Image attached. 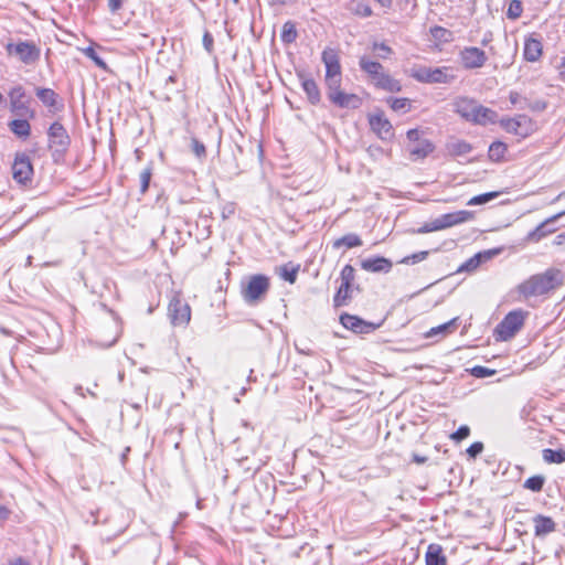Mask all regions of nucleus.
<instances>
[{"instance_id": "nucleus-1", "label": "nucleus", "mask_w": 565, "mask_h": 565, "mask_svg": "<svg viewBox=\"0 0 565 565\" xmlns=\"http://www.w3.org/2000/svg\"><path fill=\"white\" fill-rule=\"evenodd\" d=\"M564 275L557 268H548L542 274L532 275L518 286V291L525 299L545 295L563 285Z\"/></svg>"}, {"instance_id": "nucleus-2", "label": "nucleus", "mask_w": 565, "mask_h": 565, "mask_svg": "<svg viewBox=\"0 0 565 565\" xmlns=\"http://www.w3.org/2000/svg\"><path fill=\"white\" fill-rule=\"evenodd\" d=\"M452 106L456 114L475 125L487 126L498 121V113L495 110L484 107L473 98L466 96L457 97Z\"/></svg>"}, {"instance_id": "nucleus-3", "label": "nucleus", "mask_w": 565, "mask_h": 565, "mask_svg": "<svg viewBox=\"0 0 565 565\" xmlns=\"http://www.w3.org/2000/svg\"><path fill=\"white\" fill-rule=\"evenodd\" d=\"M71 146V137L60 121H54L47 129V147L55 163L64 160Z\"/></svg>"}, {"instance_id": "nucleus-4", "label": "nucleus", "mask_w": 565, "mask_h": 565, "mask_svg": "<svg viewBox=\"0 0 565 565\" xmlns=\"http://www.w3.org/2000/svg\"><path fill=\"white\" fill-rule=\"evenodd\" d=\"M92 516L94 518L93 524H99L108 525V529H105V531L100 532V535L106 541H110L120 534H122L128 523L126 522L124 518L122 510H116L109 515H105L100 510H98L96 513H92Z\"/></svg>"}, {"instance_id": "nucleus-5", "label": "nucleus", "mask_w": 565, "mask_h": 565, "mask_svg": "<svg viewBox=\"0 0 565 565\" xmlns=\"http://www.w3.org/2000/svg\"><path fill=\"white\" fill-rule=\"evenodd\" d=\"M411 76L419 83L427 84H450L456 79V75L451 73V68L448 66H419L412 70Z\"/></svg>"}, {"instance_id": "nucleus-6", "label": "nucleus", "mask_w": 565, "mask_h": 565, "mask_svg": "<svg viewBox=\"0 0 565 565\" xmlns=\"http://www.w3.org/2000/svg\"><path fill=\"white\" fill-rule=\"evenodd\" d=\"M525 317L526 312L521 309L510 311L497 324L494 329L495 339L500 341L512 339L522 329Z\"/></svg>"}, {"instance_id": "nucleus-7", "label": "nucleus", "mask_w": 565, "mask_h": 565, "mask_svg": "<svg viewBox=\"0 0 565 565\" xmlns=\"http://www.w3.org/2000/svg\"><path fill=\"white\" fill-rule=\"evenodd\" d=\"M269 278L265 275L257 274L249 277L247 285L242 290L243 299L254 305L262 300L269 290Z\"/></svg>"}, {"instance_id": "nucleus-8", "label": "nucleus", "mask_w": 565, "mask_h": 565, "mask_svg": "<svg viewBox=\"0 0 565 565\" xmlns=\"http://www.w3.org/2000/svg\"><path fill=\"white\" fill-rule=\"evenodd\" d=\"M10 111L17 117H29L33 119L35 111L30 107V98L22 85H17L9 90Z\"/></svg>"}, {"instance_id": "nucleus-9", "label": "nucleus", "mask_w": 565, "mask_h": 565, "mask_svg": "<svg viewBox=\"0 0 565 565\" xmlns=\"http://www.w3.org/2000/svg\"><path fill=\"white\" fill-rule=\"evenodd\" d=\"M8 55L15 56L19 61L26 65L34 64L39 58L41 51L33 43L29 41H19L18 43H8L6 45Z\"/></svg>"}, {"instance_id": "nucleus-10", "label": "nucleus", "mask_w": 565, "mask_h": 565, "mask_svg": "<svg viewBox=\"0 0 565 565\" xmlns=\"http://www.w3.org/2000/svg\"><path fill=\"white\" fill-rule=\"evenodd\" d=\"M168 316L174 327H185L191 319V308L180 296L174 295L169 302Z\"/></svg>"}, {"instance_id": "nucleus-11", "label": "nucleus", "mask_w": 565, "mask_h": 565, "mask_svg": "<svg viewBox=\"0 0 565 565\" xmlns=\"http://www.w3.org/2000/svg\"><path fill=\"white\" fill-rule=\"evenodd\" d=\"M497 122L509 134L527 137L534 130L533 121L526 115H518L513 118L504 117Z\"/></svg>"}, {"instance_id": "nucleus-12", "label": "nucleus", "mask_w": 565, "mask_h": 565, "mask_svg": "<svg viewBox=\"0 0 565 565\" xmlns=\"http://www.w3.org/2000/svg\"><path fill=\"white\" fill-rule=\"evenodd\" d=\"M33 175V166L29 154L18 152L12 164L13 180L20 184H26Z\"/></svg>"}, {"instance_id": "nucleus-13", "label": "nucleus", "mask_w": 565, "mask_h": 565, "mask_svg": "<svg viewBox=\"0 0 565 565\" xmlns=\"http://www.w3.org/2000/svg\"><path fill=\"white\" fill-rule=\"evenodd\" d=\"M459 58L465 70L481 68L488 61L486 52L476 46H466L460 50Z\"/></svg>"}, {"instance_id": "nucleus-14", "label": "nucleus", "mask_w": 565, "mask_h": 565, "mask_svg": "<svg viewBox=\"0 0 565 565\" xmlns=\"http://www.w3.org/2000/svg\"><path fill=\"white\" fill-rule=\"evenodd\" d=\"M340 322L345 329L355 333H370L379 328V324L367 322L350 313H342L340 316Z\"/></svg>"}, {"instance_id": "nucleus-15", "label": "nucleus", "mask_w": 565, "mask_h": 565, "mask_svg": "<svg viewBox=\"0 0 565 565\" xmlns=\"http://www.w3.org/2000/svg\"><path fill=\"white\" fill-rule=\"evenodd\" d=\"M565 215V210L546 218L542 223H540L533 231L529 232L525 236L524 241L526 243H537L542 238L546 237L548 234L554 233V227H548L550 224L556 222L558 218Z\"/></svg>"}, {"instance_id": "nucleus-16", "label": "nucleus", "mask_w": 565, "mask_h": 565, "mask_svg": "<svg viewBox=\"0 0 565 565\" xmlns=\"http://www.w3.org/2000/svg\"><path fill=\"white\" fill-rule=\"evenodd\" d=\"M370 126L372 130L382 139L391 140L394 137V129L391 121L383 114L370 116Z\"/></svg>"}, {"instance_id": "nucleus-17", "label": "nucleus", "mask_w": 565, "mask_h": 565, "mask_svg": "<svg viewBox=\"0 0 565 565\" xmlns=\"http://www.w3.org/2000/svg\"><path fill=\"white\" fill-rule=\"evenodd\" d=\"M35 95L39 100L49 108L50 113L55 114L63 109L64 105L58 94L52 88L36 87Z\"/></svg>"}, {"instance_id": "nucleus-18", "label": "nucleus", "mask_w": 565, "mask_h": 565, "mask_svg": "<svg viewBox=\"0 0 565 565\" xmlns=\"http://www.w3.org/2000/svg\"><path fill=\"white\" fill-rule=\"evenodd\" d=\"M321 60L326 66V77L341 75L340 58L334 49H324L321 54Z\"/></svg>"}, {"instance_id": "nucleus-19", "label": "nucleus", "mask_w": 565, "mask_h": 565, "mask_svg": "<svg viewBox=\"0 0 565 565\" xmlns=\"http://www.w3.org/2000/svg\"><path fill=\"white\" fill-rule=\"evenodd\" d=\"M393 263L383 256L370 257L361 260V268L370 273H388Z\"/></svg>"}, {"instance_id": "nucleus-20", "label": "nucleus", "mask_w": 565, "mask_h": 565, "mask_svg": "<svg viewBox=\"0 0 565 565\" xmlns=\"http://www.w3.org/2000/svg\"><path fill=\"white\" fill-rule=\"evenodd\" d=\"M329 100L340 108L356 109L362 105V99L360 96L356 94L344 93L343 90L331 95Z\"/></svg>"}, {"instance_id": "nucleus-21", "label": "nucleus", "mask_w": 565, "mask_h": 565, "mask_svg": "<svg viewBox=\"0 0 565 565\" xmlns=\"http://www.w3.org/2000/svg\"><path fill=\"white\" fill-rule=\"evenodd\" d=\"M534 534L537 537H544L556 530V523L551 516L536 514L533 518Z\"/></svg>"}, {"instance_id": "nucleus-22", "label": "nucleus", "mask_w": 565, "mask_h": 565, "mask_svg": "<svg viewBox=\"0 0 565 565\" xmlns=\"http://www.w3.org/2000/svg\"><path fill=\"white\" fill-rule=\"evenodd\" d=\"M301 81V87L311 105H318L321 100L320 89L313 78L306 77L303 74H298Z\"/></svg>"}, {"instance_id": "nucleus-23", "label": "nucleus", "mask_w": 565, "mask_h": 565, "mask_svg": "<svg viewBox=\"0 0 565 565\" xmlns=\"http://www.w3.org/2000/svg\"><path fill=\"white\" fill-rule=\"evenodd\" d=\"M446 151L451 157H461L465 154L470 153L473 150V147L471 143H469L466 140L458 139V138H450L446 142Z\"/></svg>"}, {"instance_id": "nucleus-24", "label": "nucleus", "mask_w": 565, "mask_h": 565, "mask_svg": "<svg viewBox=\"0 0 565 565\" xmlns=\"http://www.w3.org/2000/svg\"><path fill=\"white\" fill-rule=\"evenodd\" d=\"M360 291L359 286L341 284L333 297V306L340 308L347 306L352 299L353 291Z\"/></svg>"}, {"instance_id": "nucleus-25", "label": "nucleus", "mask_w": 565, "mask_h": 565, "mask_svg": "<svg viewBox=\"0 0 565 565\" xmlns=\"http://www.w3.org/2000/svg\"><path fill=\"white\" fill-rule=\"evenodd\" d=\"M28 117H18L8 124L10 131L23 140L28 139L31 135V125Z\"/></svg>"}, {"instance_id": "nucleus-26", "label": "nucleus", "mask_w": 565, "mask_h": 565, "mask_svg": "<svg viewBox=\"0 0 565 565\" xmlns=\"http://www.w3.org/2000/svg\"><path fill=\"white\" fill-rule=\"evenodd\" d=\"M426 565H447V557L439 544H429L425 554Z\"/></svg>"}, {"instance_id": "nucleus-27", "label": "nucleus", "mask_w": 565, "mask_h": 565, "mask_svg": "<svg viewBox=\"0 0 565 565\" xmlns=\"http://www.w3.org/2000/svg\"><path fill=\"white\" fill-rule=\"evenodd\" d=\"M471 217L472 212L466 210L446 213L441 215L445 230L465 223L469 221Z\"/></svg>"}, {"instance_id": "nucleus-28", "label": "nucleus", "mask_w": 565, "mask_h": 565, "mask_svg": "<svg viewBox=\"0 0 565 565\" xmlns=\"http://www.w3.org/2000/svg\"><path fill=\"white\" fill-rule=\"evenodd\" d=\"M542 55V43L541 41L529 38L525 40L523 56L529 62H536Z\"/></svg>"}, {"instance_id": "nucleus-29", "label": "nucleus", "mask_w": 565, "mask_h": 565, "mask_svg": "<svg viewBox=\"0 0 565 565\" xmlns=\"http://www.w3.org/2000/svg\"><path fill=\"white\" fill-rule=\"evenodd\" d=\"M435 149L434 143L428 139H423L415 146L408 149L411 157L414 160L424 159L430 154Z\"/></svg>"}, {"instance_id": "nucleus-30", "label": "nucleus", "mask_w": 565, "mask_h": 565, "mask_svg": "<svg viewBox=\"0 0 565 565\" xmlns=\"http://www.w3.org/2000/svg\"><path fill=\"white\" fill-rule=\"evenodd\" d=\"M360 68L376 81L384 72L383 65L376 61H371L366 56H362L359 61Z\"/></svg>"}, {"instance_id": "nucleus-31", "label": "nucleus", "mask_w": 565, "mask_h": 565, "mask_svg": "<svg viewBox=\"0 0 565 565\" xmlns=\"http://www.w3.org/2000/svg\"><path fill=\"white\" fill-rule=\"evenodd\" d=\"M375 86L390 93H398L402 90L401 83L393 78L390 74L383 73L376 81Z\"/></svg>"}, {"instance_id": "nucleus-32", "label": "nucleus", "mask_w": 565, "mask_h": 565, "mask_svg": "<svg viewBox=\"0 0 565 565\" xmlns=\"http://www.w3.org/2000/svg\"><path fill=\"white\" fill-rule=\"evenodd\" d=\"M362 244H363L362 239L358 234L349 233V234L343 235L342 237L337 238L333 242L332 246L335 249H338L342 246H345L347 248H353V247H359Z\"/></svg>"}, {"instance_id": "nucleus-33", "label": "nucleus", "mask_w": 565, "mask_h": 565, "mask_svg": "<svg viewBox=\"0 0 565 565\" xmlns=\"http://www.w3.org/2000/svg\"><path fill=\"white\" fill-rule=\"evenodd\" d=\"M543 460L547 463H564L565 450L546 448L542 451Z\"/></svg>"}, {"instance_id": "nucleus-34", "label": "nucleus", "mask_w": 565, "mask_h": 565, "mask_svg": "<svg viewBox=\"0 0 565 565\" xmlns=\"http://www.w3.org/2000/svg\"><path fill=\"white\" fill-rule=\"evenodd\" d=\"M298 32L296 29V24L292 21H287L284 23L281 29L280 39L285 44H291L297 40Z\"/></svg>"}, {"instance_id": "nucleus-35", "label": "nucleus", "mask_w": 565, "mask_h": 565, "mask_svg": "<svg viewBox=\"0 0 565 565\" xmlns=\"http://www.w3.org/2000/svg\"><path fill=\"white\" fill-rule=\"evenodd\" d=\"M507 152V145L502 141H493L488 150V157L491 161H500Z\"/></svg>"}, {"instance_id": "nucleus-36", "label": "nucleus", "mask_w": 565, "mask_h": 565, "mask_svg": "<svg viewBox=\"0 0 565 565\" xmlns=\"http://www.w3.org/2000/svg\"><path fill=\"white\" fill-rule=\"evenodd\" d=\"M546 478L542 475H535L530 478H527L523 487L524 489L531 490L533 492H540L542 491L544 484H545Z\"/></svg>"}, {"instance_id": "nucleus-37", "label": "nucleus", "mask_w": 565, "mask_h": 565, "mask_svg": "<svg viewBox=\"0 0 565 565\" xmlns=\"http://www.w3.org/2000/svg\"><path fill=\"white\" fill-rule=\"evenodd\" d=\"M430 34L438 42L448 43L452 41V32L439 25L430 28Z\"/></svg>"}, {"instance_id": "nucleus-38", "label": "nucleus", "mask_w": 565, "mask_h": 565, "mask_svg": "<svg viewBox=\"0 0 565 565\" xmlns=\"http://www.w3.org/2000/svg\"><path fill=\"white\" fill-rule=\"evenodd\" d=\"M299 268H300L299 265H296V266H294L291 264L284 265L280 267V273H279L280 277L290 284H295L297 280V275H298Z\"/></svg>"}, {"instance_id": "nucleus-39", "label": "nucleus", "mask_w": 565, "mask_h": 565, "mask_svg": "<svg viewBox=\"0 0 565 565\" xmlns=\"http://www.w3.org/2000/svg\"><path fill=\"white\" fill-rule=\"evenodd\" d=\"M350 10L352 11V13L362 18H367L372 15L371 7L362 1H352L350 4Z\"/></svg>"}, {"instance_id": "nucleus-40", "label": "nucleus", "mask_w": 565, "mask_h": 565, "mask_svg": "<svg viewBox=\"0 0 565 565\" xmlns=\"http://www.w3.org/2000/svg\"><path fill=\"white\" fill-rule=\"evenodd\" d=\"M152 172H153L152 163H149L139 174L140 192L142 194H145L149 189L150 180L152 178Z\"/></svg>"}, {"instance_id": "nucleus-41", "label": "nucleus", "mask_w": 565, "mask_h": 565, "mask_svg": "<svg viewBox=\"0 0 565 565\" xmlns=\"http://www.w3.org/2000/svg\"><path fill=\"white\" fill-rule=\"evenodd\" d=\"M391 108L395 111L407 113L411 109V100L408 98H394L390 97L387 99Z\"/></svg>"}, {"instance_id": "nucleus-42", "label": "nucleus", "mask_w": 565, "mask_h": 565, "mask_svg": "<svg viewBox=\"0 0 565 565\" xmlns=\"http://www.w3.org/2000/svg\"><path fill=\"white\" fill-rule=\"evenodd\" d=\"M341 75L326 77L327 95L329 99L331 98V95H334L341 90Z\"/></svg>"}, {"instance_id": "nucleus-43", "label": "nucleus", "mask_w": 565, "mask_h": 565, "mask_svg": "<svg viewBox=\"0 0 565 565\" xmlns=\"http://www.w3.org/2000/svg\"><path fill=\"white\" fill-rule=\"evenodd\" d=\"M82 51L86 57L90 58L96 64V66L102 70H107L106 62L97 54L93 46L85 47Z\"/></svg>"}, {"instance_id": "nucleus-44", "label": "nucleus", "mask_w": 565, "mask_h": 565, "mask_svg": "<svg viewBox=\"0 0 565 565\" xmlns=\"http://www.w3.org/2000/svg\"><path fill=\"white\" fill-rule=\"evenodd\" d=\"M457 327V318L444 323V324H440L436 328H431L429 330V332L427 333V337H433L437 333H448V332H452Z\"/></svg>"}, {"instance_id": "nucleus-45", "label": "nucleus", "mask_w": 565, "mask_h": 565, "mask_svg": "<svg viewBox=\"0 0 565 565\" xmlns=\"http://www.w3.org/2000/svg\"><path fill=\"white\" fill-rule=\"evenodd\" d=\"M523 7L521 0H511L507 11V17L511 20H516L521 17Z\"/></svg>"}, {"instance_id": "nucleus-46", "label": "nucleus", "mask_w": 565, "mask_h": 565, "mask_svg": "<svg viewBox=\"0 0 565 565\" xmlns=\"http://www.w3.org/2000/svg\"><path fill=\"white\" fill-rule=\"evenodd\" d=\"M483 254H476L471 258H469L467 262H465L460 267L459 271H472L479 267V265L482 262Z\"/></svg>"}, {"instance_id": "nucleus-47", "label": "nucleus", "mask_w": 565, "mask_h": 565, "mask_svg": "<svg viewBox=\"0 0 565 565\" xmlns=\"http://www.w3.org/2000/svg\"><path fill=\"white\" fill-rule=\"evenodd\" d=\"M497 196H498V192L482 193V194L471 198L467 204L470 206L486 204V203L490 202L491 200L495 199Z\"/></svg>"}, {"instance_id": "nucleus-48", "label": "nucleus", "mask_w": 565, "mask_h": 565, "mask_svg": "<svg viewBox=\"0 0 565 565\" xmlns=\"http://www.w3.org/2000/svg\"><path fill=\"white\" fill-rule=\"evenodd\" d=\"M341 284L353 285L355 279V269L351 265H345L340 274Z\"/></svg>"}, {"instance_id": "nucleus-49", "label": "nucleus", "mask_w": 565, "mask_h": 565, "mask_svg": "<svg viewBox=\"0 0 565 565\" xmlns=\"http://www.w3.org/2000/svg\"><path fill=\"white\" fill-rule=\"evenodd\" d=\"M470 374L478 379H484L495 374V370L481 365H476L470 370Z\"/></svg>"}, {"instance_id": "nucleus-50", "label": "nucleus", "mask_w": 565, "mask_h": 565, "mask_svg": "<svg viewBox=\"0 0 565 565\" xmlns=\"http://www.w3.org/2000/svg\"><path fill=\"white\" fill-rule=\"evenodd\" d=\"M429 252L428 250H422V252H418V253H414L409 256H406L404 257L401 263L403 264H406V265H409V264H416V263H419L422 260H425L428 256Z\"/></svg>"}, {"instance_id": "nucleus-51", "label": "nucleus", "mask_w": 565, "mask_h": 565, "mask_svg": "<svg viewBox=\"0 0 565 565\" xmlns=\"http://www.w3.org/2000/svg\"><path fill=\"white\" fill-rule=\"evenodd\" d=\"M547 107V103L543 99H537L534 102H529L526 99V105H521L520 109H530L532 111H543Z\"/></svg>"}, {"instance_id": "nucleus-52", "label": "nucleus", "mask_w": 565, "mask_h": 565, "mask_svg": "<svg viewBox=\"0 0 565 565\" xmlns=\"http://www.w3.org/2000/svg\"><path fill=\"white\" fill-rule=\"evenodd\" d=\"M470 435V428L467 425L460 426L455 433L451 434V439L455 441H461Z\"/></svg>"}, {"instance_id": "nucleus-53", "label": "nucleus", "mask_w": 565, "mask_h": 565, "mask_svg": "<svg viewBox=\"0 0 565 565\" xmlns=\"http://www.w3.org/2000/svg\"><path fill=\"white\" fill-rule=\"evenodd\" d=\"M202 43L209 54L214 52V38L207 30L203 34Z\"/></svg>"}, {"instance_id": "nucleus-54", "label": "nucleus", "mask_w": 565, "mask_h": 565, "mask_svg": "<svg viewBox=\"0 0 565 565\" xmlns=\"http://www.w3.org/2000/svg\"><path fill=\"white\" fill-rule=\"evenodd\" d=\"M192 151L195 153L198 158H203L206 156L205 146L196 138H192Z\"/></svg>"}, {"instance_id": "nucleus-55", "label": "nucleus", "mask_w": 565, "mask_h": 565, "mask_svg": "<svg viewBox=\"0 0 565 565\" xmlns=\"http://www.w3.org/2000/svg\"><path fill=\"white\" fill-rule=\"evenodd\" d=\"M483 450V444L481 441H476L473 444H471L468 448H467V454L470 458H477V456H479Z\"/></svg>"}, {"instance_id": "nucleus-56", "label": "nucleus", "mask_w": 565, "mask_h": 565, "mask_svg": "<svg viewBox=\"0 0 565 565\" xmlns=\"http://www.w3.org/2000/svg\"><path fill=\"white\" fill-rule=\"evenodd\" d=\"M373 50L381 51L382 53L379 54V56L382 58H387L393 53L392 49L388 45H386L385 43L375 42L373 44Z\"/></svg>"}, {"instance_id": "nucleus-57", "label": "nucleus", "mask_w": 565, "mask_h": 565, "mask_svg": "<svg viewBox=\"0 0 565 565\" xmlns=\"http://www.w3.org/2000/svg\"><path fill=\"white\" fill-rule=\"evenodd\" d=\"M509 100L512 105H519V107H521V105H526V98H523L518 92L514 90L510 92Z\"/></svg>"}, {"instance_id": "nucleus-58", "label": "nucleus", "mask_w": 565, "mask_h": 565, "mask_svg": "<svg viewBox=\"0 0 565 565\" xmlns=\"http://www.w3.org/2000/svg\"><path fill=\"white\" fill-rule=\"evenodd\" d=\"M238 466L246 472L255 473L258 470V467H252L248 465V458H242L238 460Z\"/></svg>"}, {"instance_id": "nucleus-59", "label": "nucleus", "mask_w": 565, "mask_h": 565, "mask_svg": "<svg viewBox=\"0 0 565 565\" xmlns=\"http://www.w3.org/2000/svg\"><path fill=\"white\" fill-rule=\"evenodd\" d=\"M433 232L445 230L441 215L429 222Z\"/></svg>"}, {"instance_id": "nucleus-60", "label": "nucleus", "mask_w": 565, "mask_h": 565, "mask_svg": "<svg viewBox=\"0 0 565 565\" xmlns=\"http://www.w3.org/2000/svg\"><path fill=\"white\" fill-rule=\"evenodd\" d=\"M406 135H407V139L409 141H414V142L420 141V132L418 129H409Z\"/></svg>"}, {"instance_id": "nucleus-61", "label": "nucleus", "mask_w": 565, "mask_h": 565, "mask_svg": "<svg viewBox=\"0 0 565 565\" xmlns=\"http://www.w3.org/2000/svg\"><path fill=\"white\" fill-rule=\"evenodd\" d=\"M125 0H108V8L111 12H117L121 9Z\"/></svg>"}, {"instance_id": "nucleus-62", "label": "nucleus", "mask_w": 565, "mask_h": 565, "mask_svg": "<svg viewBox=\"0 0 565 565\" xmlns=\"http://www.w3.org/2000/svg\"><path fill=\"white\" fill-rule=\"evenodd\" d=\"M416 232L419 233V234H424V233H429V232H433V231H431L430 224L428 222V223H425L422 227H419Z\"/></svg>"}, {"instance_id": "nucleus-63", "label": "nucleus", "mask_w": 565, "mask_h": 565, "mask_svg": "<svg viewBox=\"0 0 565 565\" xmlns=\"http://www.w3.org/2000/svg\"><path fill=\"white\" fill-rule=\"evenodd\" d=\"M10 565H30V564L22 557H18L14 561L10 562Z\"/></svg>"}, {"instance_id": "nucleus-64", "label": "nucleus", "mask_w": 565, "mask_h": 565, "mask_svg": "<svg viewBox=\"0 0 565 565\" xmlns=\"http://www.w3.org/2000/svg\"><path fill=\"white\" fill-rule=\"evenodd\" d=\"M559 75L563 81H565V57L562 58L561 65H559Z\"/></svg>"}]
</instances>
